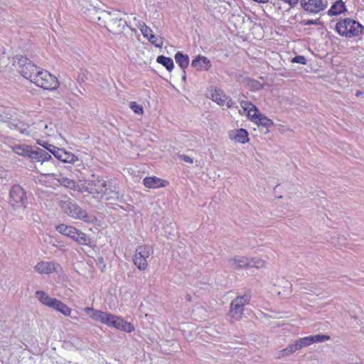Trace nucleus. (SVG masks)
I'll return each mask as SVG.
<instances>
[{"mask_svg": "<svg viewBox=\"0 0 364 364\" xmlns=\"http://www.w3.org/2000/svg\"><path fill=\"white\" fill-rule=\"evenodd\" d=\"M251 299L250 291H247L243 295L237 296L234 301L241 304V306L244 308V306L249 304Z\"/></svg>", "mask_w": 364, "mask_h": 364, "instance_id": "nucleus-34", "label": "nucleus"}, {"mask_svg": "<svg viewBox=\"0 0 364 364\" xmlns=\"http://www.w3.org/2000/svg\"><path fill=\"white\" fill-rule=\"evenodd\" d=\"M304 11L309 14H318L325 11L328 6V0H300Z\"/></svg>", "mask_w": 364, "mask_h": 364, "instance_id": "nucleus-12", "label": "nucleus"}, {"mask_svg": "<svg viewBox=\"0 0 364 364\" xmlns=\"http://www.w3.org/2000/svg\"><path fill=\"white\" fill-rule=\"evenodd\" d=\"M55 230L62 235L71 239L76 234L77 229L74 226L61 223L55 226Z\"/></svg>", "mask_w": 364, "mask_h": 364, "instance_id": "nucleus-23", "label": "nucleus"}, {"mask_svg": "<svg viewBox=\"0 0 364 364\" xmlns=\"http://www.w3.org/2000/svg\"><path fill=\"white\" fill-rule=\"evenodd\" d=\"M183 73H184V75H183V76L182 77V79H183V80H186V74H185V71H184V70H183Z\"/></svg>", "mask_w": 364, "mask_h": 364, "instance_id": "nucleus-47", "label": "nucleus"}, {"mask_svg": "<svg viewBox=\"0 0 364 364\" xmlns=\"http://www.w3.org/2000/svg\"><path fill=\"white\" fill-rule=\"evenodd\" d=\"M28 158L31 159L33 163H39L40 166L45 164L46 168H41V170H38V172H50L54 166L55 162L51 155L46 150L39 147H32ZM36 168L37 169L39 168L37 166Z\"/></svg>", "mask_w": 364, "mask_h": 364, "instance_id": "nucleus-6", "label": "nucleus"}, {"mask_svg": "<svg viewBox=\"0 0 364 364\" xmlns=\"http://www.w3.org/2000/svg\"><path fill=\"white\" fill-rule=\"evenodd\" d=\"M71 239L80 245L91 246L90 237L78 229L75 236L72 237Z\"/></svg>", "mask_w": 364, "mask_h": 364, "instance_id": "nucleus-24", "label": "nucleus"}, {"mask_svg": "<svg viewBox=\"0 0 364 364\" xmlns=\"http://www.w3.org/2000/svg\"><path fill=\"white\" fill-rule=\"evenodd\" d=\"M53 309L60 312L62 314L66 316H70L72 312L71 308L58 299L57 300L55 307H53Z\"/></svg>", "mask_w": 364, "mask_h": 364, "instance_id": "nucleus-30", "label": "nucleus"}, {"mask_svg": "<svg viewBox=\"0 0 364 364\" xmlns=\"http://www.w3.org/2000/svg\"><path fill=\"white\" fill-rule=\"evenodd\" d=\"M230 138L241 144H245L249 141L248 132L246 129L242 128L231 131Z\"/></svg>", "mask_w": 364, "mask_h": 364, "instance_id": "nucleus-21", "label": "nucleus"}, {"mask_svg": "<svg viewBox=\"0 0 364 364\" xmlns=\"http://www.w3.org/2000/svg\"><path fill=\"white\" fill-rule=\"evenodd\" d=\"M304 26H318L321 24L320 20L318 19H306L301 21Z\"/></svg>", "mask_w": 364, "mask_h": 364, "instance_id": "nucleus-40", "label": "nucleus"}, {"mask_svg": "<svg viewBox=\"0 0 364 364\" xmlns=\"http://www.w3.org/2000/svg\"><path fill=\"white\" fill-rule=\"evenodd\" d=\"M191 65L198 71H208L212 65L210 60L207 57L198 55L192 60Z\"/></svg>", "mask_w": 364, "mask_h": 364, "instance_id": "nucleus-18", "label": "nucleus"}, {"mask_svg": "<svg viewBox=\"0 0 364 364\" xmlns=\"http://www.w3.org/2000/svg\"><path fill=\"white\" fill-rule=\"evenodd\" d=\"M244 308L238 302L232 300L230 304V313L233 318H237L242 314Z\"/></svg>", "mask_w": 364, "mask_h": 364, "instance_id": "nucleus-31", "label": "nucleus"}, {"mask_svg": "<svg viewBox=\"0 0 364 364\" xmlns=\"http://www.w3.org/2000/svg\"><path fill=\"white\" fill-rule=\"evenodd\" d=\"M175 60L178 65L183 70L189 65V57L188 55L183 54L182 52H177L175 54Z\"/></svg>", "mask_w": 364, "mask_h": 364, "instance_id": "nucleus-27", "label": "nucleus"}, {"mask_svg": "<svg viewBox=\"0 0 364 364\" xmlns=\"http://www.w3.org/2000/svg\"><path fill=\"white\" fill-rule=\"evenodd\" d=\"M39 172L41 176H45L48 181H52L54 186H62L72 190L83 192V184L81 182H76L73 179L63 176L62 174L50 172Z\"/></svg>", "mask_w": 364, "mask_h": 364, "instance_id": "nucleus-7", "label": "nucleus"}, {"mask_svg": "<svg viewBox=\"0 0 364 364\" xmlns=\"http://www.w3.org/2000/svg\"><path fill=\"white\" fill-rule=\"evenodd\" d=\"M225 105L227 107V108H231L234 105L232 99L229 96L226 95L225 97Z\"/></svg>", "mask_w": 364, "mask_h": 364, "instance_id": "nucleus-44", "label": "nucleus"}, {"mask_svg": "<svg viewBox=\"0 0 364 364\" xmlns=\"http://www.w3.org/2000/svg\"><path fill=\"white\" fill-rule=\"evenodd\" d=\"M87 78L86 75L84 72H80L78 73L77 77V81L79 84H81L85 81Z\"/></svg>", "mask_w": 364, "mask_h": 364, "instance_id": "nucleus-43", "label": "nucleus"}, {"mask_svg": "<svg viewBox=\"0 0 364 364\" xmlns=\"http://www.w3.org/2000/svg\"><path fill=\"white\" fill-rule=\"evenodd\" d=\"M251 299L250 291H247L243 295L237 296L234 301L241 304V306L244 308V306L249 304Z\"/></svg>", "mask_w": 364, "mask_h": 364, "instance_id": "nucleus-33", "label": "nucleus"}, {"mask_svg": "<svg viewBox=\"0 0 364 364\" xmlns=\"http://www.w3.org/2000/svg\"><path fill=\"white\" fill-rule=\"evenodd\" d=\"M232 264H235L237 267H255L261 268L264 266V262L259 258L249 259L245 257H236L230 260Z\"/></svg>", "mask_w": 364, "mask_h": 364, "instance_id": "nucleus-13", "label": "nucleus"}, {"mask_svg": "<svg viewBox=\"0 0 364 364\" xmlns=\"http://www.w3.org/2000/svg\"><path fill=\"white\" fill-rule=\"evenodd\" d=\"M111 327L127 333H132L135 329L133 324L117 315L115 316V318Z\"/></svg>", "mask_w": 364, "mask_h": 364, "instance_id": "nucleus-17", "label": "nucleus"}, {"mask_svg": "<svg viewBox=\"0 0 364 364\" xmlns=\"http://www.w3.org/2000/svg\"><path fill=\"white\" fill-rule=\"evenodd\" d=\"M39 145L43 146L47 152L50 155L53 154L55 159L60 161L63 163L71 164L76 167L82 166V161L74 154L65 150L64 149H60L55 146L53 144L47 142L38 143Z\"/></svg>", "mask_w": 364, "mask_h": 364, "instance_id": "nucleus-4", "label": "nucleus"}, {"mask_svg": "<svg viewBox=\"0 0 364 364\" xmlns=\"http://www.w3.org/2000/svg\"><path fill=\"white\" fill-rule=\"evenodd\" d=\"M225 97L226 95L220 89H215L211 94L212 100L220 106H225Z\"/></svg>", "mask_w": 364, "mask_h": 364, "instance_id": "nucleus-28", "label": "nucleus"}, {"mask_svg": "<svg viewBox=\"0 0 364 364\" xmlns=\"http://www.w3.org/2000/svg\"><path fill=\"white\" fill-rule=\"evenodd\" d=\"M297 350H299V348L298 343L296 341L294 343L288 345L287 348H285L284 350H282L281 351V355L282 356L289 355V354L295 352Z\"/></svg>", "mask_w": 364, "mask_h": 364, "instance_id": "nucleus-35", "label": "nucleus"}, {"mask_svg": "<svg viewBox=\"0 0 364 364\" xmlns=\"http://www.w3.org/2000/svg\"><path fill=\"white\" fill-rule=\"evenodd\" d=\"M9 203L14 208H26L28 197L25 189L19 184H14L9 190Z\"/></svg>", "mask_w": 364, "mask_h": 364, "instance_id": "nucleus-8", "label": "nucleus"}, {"mask_svg": "<svg viewBox=\"0 0 364 364\" xmlns=\"http://www.w3.org/2000/svg\"><path fill=\"white\" fill-rule=\"evenodd\" d=\"M137 27L140 29V31L145 38H148L153 33V31L149 28L144 22L139 21Z\"/></svg>", "mask_w": 364, "mask_h": 364, "instance_id": "nucleus-32", "label": "nucleus"}, {"mask_svg": "<svg viewBox=\"0 0 364 364\" xmlns=\"http://www.w3.org/2000/svg\"><path fill=\"white\" fill-rule=\"evenodd\" d=\"M11 149L16 154L28 158L32 147L25 144H15L11 146Z\"/></svg>", "mask_w": 364, "mask_h": 364, "instance_id": "nucleus-25", "label": "nucleus"}, {"mask_svg": "<svg viewBox=\"0 0 364 364\" xmlns=\"http://www.w3.org/2000/svg\"><path fill=\"white\" fill-rule=\"evenodd\" d=\"M84 311L93 320L102 322L105 311L92 307H85Z\"/></svg>", "mask_w": 364, "mask_h": 364, "instance_id": "nucleus-26", "label": "nucleus"}, {"mask_svg": "<svg viewBox=\"0 0 364 364\" xmlns=\"http://www.w3.org/2000/svg\"><path fill=\"white\" fill-rule=\"evenodd\" d=\"M93 180L88 181L87 185H82L83 192H88L92 194H102L108 196L106 199L118 200L119 193L117 190L115 184L111 181H107L102 176L95 177Z\"/></svg>", "mask_w": 364, "mask_h": 364, "instance_id": "nucleus-1", "label": "nucleus"}, {"mask_svg": "<svg viewBox=\"0 0 364 364\" xmlns=\"http://www.w3.org/2000/svg\"><path fill=\"white\" fill-rule=\"evenodd\" d=\"M145 187L149 188H159L166 187L168 182L156 176L145 177L143 180Z\"/></svg>", "mask_w": 364, "mask_h": 364, "instance_id": "nucleus-19", "label": "nucleus"}, {"mask_svg": "<svg viewBox=\"0 0 364 364\" xmlns=\"http://www.w3.org/2000/svg\"><path fill=\"white\" fill-rule=\"evenodd\" d=\"M60 269V265L58 263L52 261H41L34 267L35 271L41 274H50L58 272Z\"/></svg>", "mask_w": 364, "mask_h": 364, "instance_id": "nucleus-14", "label": "nucleus"}, {"mask_svg": "<svg viewBox=\"0 0 364 364\" xmlns=\"http://www.w3.org/2000/svg\"><path fill=\"white\" fill-rule=\"evenodd\" d=\"M147 40L156 48H161L163 45L162 41L159 38L156 36L152 33Z\"/></svg>", "mask_w": 364, "mask_h": 364, "instance_id": "nucleus-37", "label": "nucleus"}, {"mask_svg": "<svg viewBox=\"0 0 364 364\" xmlns=\"http://www.w3.org/2000/svg\"><path fill=\"white\" fill-rule=\"evenodd\" d=\"M15 63H17L18 65L21 68L20 73L22 76L26 79L29 80L31 82L35 78L37 72H40L41 70L38 68L31 61L25 56L20 55L15 58Z\"/></svg>", "mask_w": 364, "mask_h": 364, "instance_id": "nucleus-10", "label": "nucleus"}, {"mask_svg": "<svg viewBox=\"0 0 364 364\" xmlns=\"http://www.w3.org/2000/svg\"><path fill=\"white\" fill-rule=\"evenodd\" d=\"M240 103L244 112L247 113V117L252 122L265 128H269L273 126V121L265 115L261 114L258 108L251 102L241 100Z\"/></svg>", "mask_w": 364, "mask_h": 364, "instance_id": "nucleus-5", "label": "nucleus"}, {"mask_svg": "<svg viewBox=\"0 0 364 364\" xmlns=\"http://www.w3.org/2000/svg\"><path fill=\"white\" fill-rule=\"evenodd\" d=\"M309 290H310V291H313L314 294H316V291H314L311 289H309Z\"/></svg>", "mask_w": 364, "mask_h": 364, "instance_id": "nucleus-49", "label": "nucleus"}, {"mask_svg": "<svg viewBox=\"0 0 364 364\" xmlns=\"http://www.w3.org/2000/svg\"><path fill=\"white\" fill-rule=\"evenodd\" d=\"M115 316H116L115 314H112L111 313L105 311L101 323L105 324L107 326L111 327L112 325V322L114 321V320L115 318Z\"/></svg>", "mask_w": 364, "mask_h": 364, "instance_id": "nucleus-36", "label": "nucleus"}, {"mask_svg": "<svg viewBox=\"0 0 364 364\" xmlns=\"http://www.w3.org/2000/svg\"><path fill=\"white\" fill-rule=\"evenodd\" d=\"M131 109L137 114H143L144 108L142 105L137 104L136 102H132L130 103Z\"/></svg>", "mask_w": 364, "mask_h": 364, "instance_id": "nucleus-38", "label": "nucleus"}, {"mask_svg": "<svg viewBox=\"0 0 364 364\" xmlns=\"http://www.w3.org/2000/svg\"><path fill=\"white\" fill-rule=\"evenodd\" d=\"M254 1H256L259 4H266L269 2V0H253Z\"/></svg>", "mask_w": 364, "mask_h": 364, "instance_id": "nucleus-45", "label": "nucleus"}, {"mask_svg": "<svg viewBox=\"0 0 364 364\" xmlns=\"http://www.w3.org/2000/svg\"><path fill=\"white\" fill-rule=\"evenodd\" d=\"M36 296L38 299L43 305L47 306L51 309L55 307L57 299L50 297L48 294L42 290H38L36 291Z\"/></svg>", "mask_w": 364, "mask_h": 364, "instance_id": "nucleus-22", "label": "nucleus"}, {"mask_svg": "<svg viewBox=\"0 0 364 364\" xmlns=\"http://www.w3.org/2000/svg\"><path fill=\"white\" fill-rule=\"evenodd\" d=\"M119 11H113L112 12H110L109 14L113 16L112 18L111 19L112 23L116 24L117 25L118 27H119L120 23L122 21V19L117 16V13Z\"/></svg>", "mask_w": 364, "mask_h": 364, "instance_id": "nucleus-39", "label": "nucleus"}, {"mask_svg": "<svg viewBox=\"0 0 364 364\" xmlns=\"http://www.w3.org/2000/svg\"><path fill=\"white\" fill-rule=\"evenodd\" d=\"M291 62L301 65H306L307 63V60L304 55H296L292 58Z\"/></svg>", "mask_w": 364, "mask_h": 364, "instance_id": "nucleus-41", "label": "nucleus"}, {"mask_svg": "<svg viewBox=\"0 0 364 364\" xmlns=\"http://www.w3.org/2000/svg\"><path fill=\"white\" fill-rule=\"evenodd\" d=\"M187 300H188V301H190V300H191V296H189V295H188V296H187Z\"/></svg>", "mask_w": 364, "mask_h": 364, "instance_id": "nucleus-48", "label": "nucleus"}, {"mask_svg": "<svg viewBox=\"0 0 364 364\" xmlns=\"http://www.w3.org/2000/svg\"><path fill=\"white\" fill-rule=\"evenodd\" d=\"M178 157H179V159L183 160L186 163H188V164H193V159L192 158H191L190 156L186 155V154H180L178 156Z\"/></svg>", "mask_w": 364, "mask_h": 364, "instance_id": "nucleus-42", "label": "nucleus"}, {"mask_svg": "<svg viewBox=\"0 0 364 364\" xmlns=\"http://www.w3.org/2000/svg\"><path fill=\"white\" fill-rule=\"evenodd\" d=\"M347 11L346 4L342 0H336L331 6L330 9L327 11V14L329 16H338L344 14Z\"/></svg>", "mask_w": 364, "mask_h": 364, "instance_id": "nucleus-20", "label": "nucleus"}, {"mask_svg": "<svg viewBox=\"0 0 364 364\" xmlns=\"http://www.w3.org/2000/svg\"><path fill=\"white\" fill-rule=\"evenodd\" d=\"M48 124L45 121H37L33 123V124L28 127V129H21V132L27 135L32 134H49L48 132Z\"/></svg>", "mask_w": 364, "mask_h": 364, "instance_id": "nucleus-15", "label": "nucleus"}, {"mask_svg": "<svg viewBox=\"0 0 364 364\" xmlns=\"http://www.w3.org/2000/svg\"><path fill=\"white\" fill-rule=\"evenodd\" d=\"M153 251L151 246L148 245L137 247L133 256V262L139 270H144L147 268V259L153 253Z\"/></svg>", "mask_w": 364, "mask_h": 364, "instance_id": "nucleus-11", "label": "nucleus"}, {"mask_svg": "<svg viewBox=\"0 0 364 364\" xmlns=\"http://www.w3.org/2000/svg\"><path fill=\"white\" fill-rule=\"evenodd\" d=\"M330 339L328 335L317 334L301 338L296 341L299 349L315 343H322Z\"/></svg>", "mask_w": 364, "mask_h": 364, "instance_id": "nucleus-16", "label": "nucleus"}, {"mask_svg": "<svg viewBox=\"0 0 364 364\" xmlns=\"http://www.w3.org/2000/svg\"><path fill=\"white\" fill-rule=\"evenodd\" d=\"M334 29L339 36L347 38L358 37L364 33V26L350 18H341L336 23Z\"/></svg>", "mask_w": 364, "mask_h": 364, "instance_id": "nucleus-3", "label": "nucleus"}, {"mask_svg": "<svg viewBox=\"0 0 364 364\" xmlns=\"http://www.w3.org/2000/svg\"><path fill=\"white\" fill-rule=\"evenodd\" d=\"M32 82L39 87L48 90H54L59 86L57 77L42 69L37 72Z\"/></svg>", "mask_w": 364, "mask_h": 364, "instance_id": "nucleus-9", "label": "nucleus"}, {"mask_svg": "<svg viewBox=\"0 0 364 364\" xmlns=\"http://www.w3.org/2000/svg\"><path fill=\"white\" fill-rule=\"evenodd\" d=\"M255 83H256V87L257 88H262V85L260 82H256Z\"/></svg>", "mask_w": 364, "mask_h": 364, "instance_id": "nucleus-46", "label": "nucleus"}, {"mask_svg": "<svg viewBox=\"0 0 364 364\" xmlns=\"http://www.w3.org/2000/svg\"><path fill=\"white\" fill-rule=\"evenodd\" d=\"M156 62L164 67L166 68L168 71H171L174 68L173 60L169 58L164 55H159L156 58Z\"/></svg>", "mask_w": 364, "mask_h": 364, "instance_id": "nucleus-29", "label": "nucleus"}, {"mask_svg": "<svg viewBox=\"0 0 364 364\" xmlns=\"http://www.w3.org/2000/svg\"><path fill=\"white\" fill-rule=\"evenodd\" d=\"M59 205L62 210L72 218L80 220L89 224H92L96 220L93 215L88 214L75 200L68 197L63 198Z\"/></svg>", "mask_w": 364, "mask_h": 364, "instance_id": "nucleus-2", "label": "nucleus"}]
</instances>
